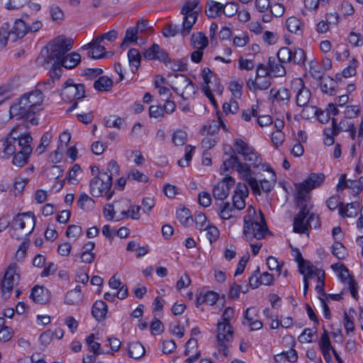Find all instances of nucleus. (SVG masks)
Listing matches in <instances>:
<instances>
[{
	"label": "nucleus",
	"instance_id": "nucleus-1",
	"mask_svg": "<svg viewBox=\"0 0 363 363\" xmlns=\"http://www.w3.org/2000/svg\"><path fill=\"white\" fill-rule=\"evenodd\" d=\"M32 141L33 138L29 134L18 135L13 130L6 138L0 140V157L9 159L14 155L13 164L21 167L28 162L33 151L30 145Z\"/></svg>",
	"mask_w": 363,
	"mask_h": 363
},
{
	"label": "nucleus",
	"instance_id": "nucleus-2",
	"mask_svg": "<svg viewBox=\"0 0 363 363\" xmlns=\"http://www.w3.org/2000/svg\"><path fill=\"white\" fill-rule=\"evenodd\" d=\"M50 85V82L39 83L35 90L24 94L11 107L9 110L11 117L18 118H28L30 114L38 111L42 105L44 95L43 91L47 88L45 85Z\"/></svg>",
	"mask_w": 363,
	"mask_h": 363
},
{
	"label": "nucleus",
	"instance_id": "nucleus-3",
	"mask_svg": "<svg viewBox=\"0 0 363 363\" xmlns=\"http://www.w3.org/2000/svg\"><path fill=\"white\" fill-rule=\"evenodd\" d=\"M73 42L71 40L57 38L49 45V60H53L54 65H61L67 69L75 67L81 60L79 53L72 52L66 55L72 49Z\"/></svg>",
	"mask_w": 363,
	"mask_h": 363
},
{
	"label": "nucleus",
	"instance_id": "nucleus-4",
	"mask_svg": "<svg viewBox=\"0 0 363 363\" xmlns=\"http://www.w3.org/2000/svg\"><path fill=\"white\" fill-rule=\"evenodd\" d=\"M199 1H187L182 8L181 13L183 15L182 26L178 25L167 24L163 30V35L166 38L174 37L180 33L183 37L188 35L196 23L199 12Z\"/></svg>",
	"mask_w": 363,
	"mask_h": 363
},
{
	"label": "nucleus",
	"instance_id": "nucleus-5",
	"mask_svg": "<svg viewBox=\"0 0 363 363\" xmlns=\"http://www.w3.org/2000/svg\"><path fill=\"white\" fill-rule=\"evenodd\" d=\"M230 149L232 155H230L229 158L223 161L220 168V173L224 174L230 169H235L240 177L248 183L252 191L256 194H260L259 183L257 180L252 176V170L250 167V165L241 162L238 157L235 154V150L231 148Z\"/></svg>",
	"mask_w": 363,
	"mask_h": 363
},
{
	"label": "nucleus",
	"instance_id": "nucleus-6",
	"mask_svg": "<svg viewBox=\"0 0 363 363\" xmlns=\"http://www.w3.org/2000/svg\"><path fill=\"white\" fill-rule=\"evenodd\" d=\"M259 220L255 218L256 211L252 206L247 208V215L244 218L243 233L246 239L252 240L253 238L261 240L268 232L264 215L259 211Z\"/></svg>",
	"mask_w": 363,
	"mask_h": 363
},
{
	"label": "nucleus",
	"instance_id": "nucleus-7",
	"mask_svg": "<svg viewBox=\"0 0 363 363\" xmlns=\"http://www.w3.org/2000/svg\"><path fill=\"white\" fill-rule=\"evenodd\" d=\"M35 225V217L31 212L18 213L12 222V233L11 235L17 240H21L30 235L34 230Z\"/></svg>",
	"mask_w": 363,
	"mask_h": 363
},
{
	"label": "nucleus",
	"instance_id": "nucleus-8",
	"mask_svg": "<svg viewBox=\"0 0 363 363\" xmlns=\"http://www.w3.org/2000/svg\"><path fill=\"white\" fill-rule=\"evenodd\" d=\"M26 35L25 21L22 19H16L12 27L8 22L4 23L0 28V50L7 45L9 41L16 42Z\"/></svg>",
	"mask_w": 363,
	"mask_h": 363
},
{
	"label": "nucleus",
	"instance_id": "nucleus-9",
	"mask_svg": "<svg viewBox=\"0 0 363 363\" xmlns=\"http://www.w3.org/2000/svg\"><path fill=\"white\" fill-rule=\"evenodd\" d=\"M167 77L171 79L172 89L184 99H189L196 93L197 87L186 75L172 73Z\"/></svg>",
	"mask_w": 363,
	"mask_h": 363
},
{
	"label": "nucleus",
	"instance_id": "nucleus-10",
	"mask_svg": "<svg viewBox=\"0 0 363 363\" xmlns=\"http://www.w3.org/2000/svg\"><path fill=\"white\" fill-rule=\"evenodd\" d=\"M90 194L94 197L106 196L107 199L110 200L114 191H111L112 182L110 180V176L104 174H99L94 177L89 184Z\"/></svg>",
	"mask_w": 363,
	"mask_h": 363
},
{
	"label": "nucleus",
	"instance_id": "nucleus-11",
	"mask_svg": "<svg viewBox=\"0 0 363 363\" xmlns=\"http://www.w3.org/2000/svg\"><path fill=\"white\" fill-rule=\"evenodd\" d=\"M217 347L225 357L230 354L229 347L233 339V330L230 323L218 322L217 324Z\"/></svg>",
	"mask_w": 363,
	"mask_h": 363
},
{
	"label": "nucleus",
	"instance_id": "nucleus-12",
	"mask_svg": "<svg viewBox=\"0 0 363 363\" xmlns=\"http://www.w3.org/2000/svg\"><path fill=\"white\" fill-rule=\"evenodd\" d=\"M324 179L325 175L322 173L311 174L306 180L296 185L297 191L296 199L306 200V201L310 202V191L319 186Z\"/></svg>",
	"mask_w": 363,
	"mask_h": 363
},
{
	"label": "nucleus",
	"instance_id": "nucleus-13",
	"mask_svg": "<svg viewBox=\"0 0 363 363\" xmlns=\"http://www.w3.org/2000/svg\"><path fill=\"white\" fill-rule=\"evenodd\" d=\"M296 201L299 211L294 219V231L299 234L307 233L308 235V225L306 218L309 215L311 206L310 202L306 201V200L296 199Z\"/></svg>",
	"mask_w": 363,
	"mask_h": 363
},
{
	"label": "nucleus",
	"instance_id": "nucleus-14",
	"mask_svg": "<svg viewBox=\"0 0 363 363\" xmlns=\"http://www.w3.org/2000/svg\"><path fill=\"white\" fill-rule=\"evenodd\" d=\"M20 279L18 267L16 264H11L4 273L1 283V297L6 300L10 297L13 286Z\"/></svg>",
	"mask_w": 363,
	"mask_h": 363
},
{
	"label": "nucleus",
	"instance_id": "nucleus-15",
	"mask_svg": "<svg viewBox=\"0 0 363 363\" xmlns=\"http://www.w3.org/2000/svg\"><path fill=\"white\" fill-rule=\"evenodd\" d=\"M237 153L241 155L243 159L250 163V167H257L262 164V158L253 147L240 138L235 140Z\"/></svg>",
	"mask_w": 363,
	"mask_h": 363
},
{
	"label": "nucleus",
	"instance_id": "nucleus-16",
	"mask_svg": "<svg viewBox=\"0 0 363 363\" xmlns=\"http://www.w3.org/2000/svg\"><path fill=\"white\" fill-rule=\"evenodd\" d=\"M61 96L67 101L82 99L85 97V86L82 84L74 83L72 79H68L64 83Z\"/></svg>",
	"mask_w": 363,
	"mask_h": 363
},
{
	"label": "nucleus",
	"instance_id": "nucleus-17",
	"mask_svg": "<svg viewBox=\"0 0 363 363\" xmlns=\"http://www.w3.org/2000/svg\"><path fill=\"white\" fill-rule=\"evenodd\" d=\"M332 268L339 273L340 279L348 286L352 296L357 300L358 298V284L350 275L348 269L342 264L332 265Z\"/></svg>",
	"mask_w": 363,
	"mask_h": 363
},
{
	"label": "nucleus",
	"instance_id": "nucleus-18",
	"mask_svg": "<svg viewBox=\"0 0 363 363\" xmlns=\"http://www.w3.org/2000/svg\"><path fill=\"white\" fill-rule=\"evenodd\" d=\"M249 195V190L247 185L239 182L233 196V206L237 211H241L246 206L245 199Z\"/></svg>",
	"mask_w": 363,
	"mask_h": 363
},
{
	"label": "nucleus",
	"instance_id": "nucleus-19",
	"mask_svg": "<svg viewBox=\"0 0 363 363\" xmlns=\"http://www.w3.org/2000/svg\"><path fill=\"white\" fill-rule=\"evenodd\" d=\"M235 184V179L231 177H225L218 182L213 189V196L217 200L225 199L230 191V188Z\"/></svg>",
	"mask_w": 363,
	"mask_h": 363
},
{
	"label": "nucleus",
	"instance_id": "nucleus-20",
	"mask_svg": "<svg viewBox=\"0 0 363 363\" xmlns=\"http://www.w3.org/2000/svg\"><path fill=\"white\" fill-rule=\"evenodd\" d=\"M168 55V52L157 43H153L150 48L145 49L143 52L145 60H158L162 62L167 58Z\"/></svg>",
	"mask_w": 363,
	"mask_h": 363
},
{
	"label": "nucleus",
	"instance_id": "nucleus-21",
	"mask_svg": "<svg viewBox=\"0 0 363 363\" xmlns=\"http://www.w3.org/2000/svg\"><path fill=\"white\" fill-rule=\"evenodd\" d=\"M271 85L269 74L264 72L263 74H256L255 79H249L247 82V86L250 90H266Z\"/></svg>",
	"mask_w": 363,
	"mask_h": 363
},
{
	"label": "nucleus",
	"instance_id": "nucleus-22",
	"mask_svg": "<svg viewBox=\"0 0 363 363\" xmlns=\"http://www.w3.org/2000/svg\"><path fill=\"white\" fill-rule=\"evenodd\" d=\"M353 127H354V125L350 118L344 117L337 124V120L333 118L332 127L329 128L328 130L331 134L338 135L342 131H349Z\"/></svg>",
	"mask_w": 363,
	"mask_h": 363
},
{
	"label": "nucleus",
	"instance_id": "nucleus-23",
	"mask_svg": "<svg viewBox=\"0 0 363 363\" xmlns=\"http://www.w3.org/2000/svg\"><path fill=\"white\" fill-rule=\"evenodd\" d=\"M300 274L303 276V279H306L309 281V279L317 277V279L320 277H324L325 272L321 269L315 268L313 264L310 262L305 266L300 267L298 269Z\"/></svg>",
	"mask_w": 363,
	"mask_h": 363
},
{
	"label": "nucleus",
	"instance_id": "nucleus-24",
	"mask_svg": "<svg viewBox=\"0 0 363 363\" xmlns=\"http://www.w3.org/2000/svg\"><path fill=\"white\" fill-rule=\"evenodd\" d=\"M298 84L301 87L296 94V104L301 107L305 106L309 102L311 97V91L304 86L301 79L298 81Z\"/></svg>",
	"mask_w": 363,
	"mask_h": 363
},
{
	"label": "nucleus",
	"instance_id": "nucleus-25",
	"mask_svg": "<svg viewBox=\"0 0 363 363\" xmlns=\"http://www.w3.org/2000/svg\"><path fill=\"white\" fill-rule=\"evenodd\" d=\"M163 63L167 68L172 69L174 72H184L188 69L187 59L183 58L178 60H172L171 58H169L168 55L167 58L165 59Z\"/></svg>",
	"mask_w": 363,
	"mask_h": 363
},
{
	"label": "nucleus",
	"instance_id": "nucleus-26",
	"mask_svg": "<svg viewBox=\"0 0 363 363\" xmlns=\"http://www.w3.org/2000/svg\"><path fill=\"white\" fill-rule=\"evenodd\" d=\"M30 297L36 303H45L49 298L48 290L42 286H35L31 290Z\"/></svg>",
	"mask_w": 363,
	"mask_h": 363
},
{
	"label": "nucleus",
	"instance_id": "nucleus-27",
	"mask_svg": "<svg viewBox=\"0 0 363 363\" xmlns=\"http://www.w3.org/2000/svg\"><path fill=\"white\" fill-rule=\"evenodd\" d=\"M83 300L81 286H77L74 289L69 291L65 295V303L67 305H78Z\"/></svg>",
	"mask_w": 363,
	"mask_h": 363
},
{
	"label": "nucleus",
	"instance_id": "nucleus-28",
	"mask_svg": "<svg viewBox=\"0 0 363 363\" xmlns=\"http://www.w3.org/2000/svg\"><path fill=\"white\" fill-rule=\"evenodd\" d=\"M222 8L223 4L213 0L208 1L206 6V14L208 18L219 17L223 13Z\"/></svg>",
	"mask_w": 363,
	"mask_h": 363
},
{
	"label": "nucleus",
	"instance_id": "nucleus-29",
	"mask_svg": "<svg viewBox=\"0 0 363 363\" xmlns=\"http://www.w3.org/2000/svg\"><path fill=\"white\" fill-rule=\"evenodd\" d=\"M359 206L360 205L357 201L347 203L345 207L342 203L339 208V213L342 217L354 218L357 216V210Z\"/></svg>",
	"mask_w": 363,
	"mask_h": 363
},
{
	"label": "nucleus",
	"instance_id": "nucleus-30",
	"mask_svg": "<svg viewBox=\"0 0 363 363\" xmlns=\"http://www.w3.org/2000/svg\"><path fill=\"white\" fill-rule=\"evenodd\" d=\"M238 211L229 202H225L220 205L218 214L221 219L229 220L238 217Z\"/></svg>",
	"mask_w": 363,
	"mask_h": 363
},
{
	"label": "nucleus",
	"instance_id": "nucleus-31",
	"mask_svg": "<svg viewBox=\"0 0 363 363\" xmlns=\"http://www.w3.org/2000/svg\"><path fill=\"white\" fill-rule=\"evenodd\" d=\"M114 207L116 213H120V216L116 218V221L128 217L130 208H131V206L128 200L121 199V201H118V202L116 203Z\"/></svg>",
	"mask_w": 363,
	"mask_h": 363
},
{
	"label": "nucleus",
	"instance_id": "nucleus-32",
	"mask_svg": "<svg viewBox=\"0 0 363 363\" xmlns=\"http://www.w3.org/2000/svg\"><path fill=\"white\" fill-rule=\"evenodd\" d=\"M91 313L93 316L98 321L104 320L107 313V305L106 302L103 301H96L92 306Z\"/></svg>",
	"mask_w": 363,
	"mask_h": 363
},
{
	"label": "nucleus",
	"instance_id": "nucleus-33",
	"mask_svg": "<svg viewBox=\"0 0 363 363\" xmlns=\"http://www.w3.org/2000/svg\"><path fill=\"white\" fill-rule=\"evenodd\" d=\"M270 96L278 102L287 103L290 99L291 95L289 89L281 87L278 90L272 89L270 90Z\"/></svg>",
	"mask_w": 363,
	"mask_h": 363
},
{
	"label": "nucleus",
	"instance_id": "nucleus-34",
	"mask_svg": "<svg viewBox=\"0 0 363 363\" xmlns=\"http://www.w3.org/2000/svg\"><path fill=\"white\" fill-rule=\"evenodd\" d=\"M191 45L196 49L204 50L208 45V38L202 33H194L191 38Z\"/></svg>",
	"mask_w": 363,
	"mask_h": 363
},
{
	"label": "nucleus",
	"instance_id": "nucleus-35",
	"mask_svg": "<svg viewBox=\"0 0 363 363\" xmlns=\"http://www.w3.org/2000/svg\"><path fill=\"white\" fill-rule=\"evenodd\" d=\"M143 345L139 342H133L128 346V354L130 358L139 359L145 354Z\"/></svg>",
	"mask_w": 363,
	"mask_h": 363
},
{
	"label": "nucleus",
	"instance_id": "nucleus-36",
	"mask_svg": "<svg viewBox=\"0 0 363 363\" xmlns=\"http://www.w3.org/2000/svg\"><path fill=\"white\" fill-rule=\"evenodd\" d=\"M141 54L140 51L136 48H130L128 52V58L129 65L130 67L135 68V69H132V72L134 73L139 66L140 65L141 62Z\"/></svg>",
	"mask_w": 363,
	"mask_h": 363
},
{
	"label": "nucleus",
	"instance_id": "nucleus-37",
	"mask_svg": "<svg viewBox=\"0 0 363 363\" xmlns=\"http://www.w3.org/2000/svg\"><path fill=\"white\" fill-rule=\"evenodd\" d=\"M286 26L288 30L291 33L298 35L302 33V23L300 19L294 16H290L287 18L286 21Z\"/></svg>",
	"mask_w": 363,
	"mask_h": 363
},
{
	"label": "nucleus",
	"instance_id": "nucleus-38",
	"mask_svg": "<svg viewBox=\"0 0 363 363\" xmlns=\"http://www.w3.org/2000/svg\"><path fill=\"white\" fill-rule=\"evenodd\" d=\"M336 86L337 82L330 77H325L320 84L321 91L330 96L335 94Z\"/></svg>",
	"mask_w": 363,
	"mask_h": 363
},
{
	"label": "nucleus",
	"instance_id": "nucleus-39",
	"mask_svg": "<svg viewBox=\"0 0 363 363\" xmlns=\"http://www.w3.org/2000/svg\"><path fill=\"white\" fill-rule=\"evenodd\" d=\"M269 73H272L275 77H282L286 74V69L281 63H277L274 57L268 60Z\"/></svg>",
	"mask_w": 363,
	"mask_h": 363
},
{
	"label": "nucleus",
	"instance_id": "nucleus-40",
	"mask_svg": "<svg viewBox=\"0 0 363 363\" xmlns=\"http://www.w3.org/2000/svg\"><path fill=\"white\" fill-rule=\"evenodd\" d=\"M358 65V61L352 58V60L350 62V64L347 67H346L342 72L341 74L337 73L335 75V78L337 80H341L342 77L347 78L352 76L355 75L356 74V68Z\"/></svg>",
	"mask_w": 363,
	"mask_h": 363
},
{
	"label": "nucleus",
	"instance_id": "nucleus-41",
	"mask_svg": "<svg viewBox=\"0 0 363 363\" xmlns=\"http://www.w3.org/2000/svg\"><path fill=\"white\" fill-rule=\"evenodd\" d=\"M113 86L112 80L106 76L100 77L94 83V87L99 91H108Z\"/></svg>",
	"mask_w": 363,
	"mask_h": 363
},
{
	"label": "nucleus",
	"instance_id": "nucleus-42",
	"mask_svg": "<svg viewBox=\"0 0 363 363\" xmlns=\"http://www.w3.org/2000/svg\"><path fill=\"white\" fill-rule=\"evenodd\" d=\"M177 218L184 225L188 226L193 221L190 211L186 208H182L177 211Z\"/></svg>",
	"mask_w": 363,
	"mask_h": 363
},
{
	"label": "nucleus",
	"instance_id": "nucleus-43",
	"mask_svg": "<svg viewBox=\"0 0 363 363\" xmlns=\"http://www.w3.org/2000/svg\"><path fill=\"white\" fill-rule=\"evenodd\" d=\"M138 28V27H130L126 30L125 35L121 47L126 46L128 43L137 42Z\"/></svg>",
	"mask_w": 363,
	"mask_h": 363
},
{
	"label": "nucleus",
	"instance_id": "nucleus-44",
	"mask_svg": "<svg viewBox=\"0 0 363 363\" xmlns=\"http://www.w3.org/2000/svg\"><path fill=\"white\" fill-rule=\"evenodd\" d=\"M332 249L333 255L339 259H344L348 255L346 247L341 242H335Z\"/></svg>",
	"mask_w": 363,
	"mask_h": 363
},
{
	"label": "nucleus",
	"instance_id": "nucleus-45",
	"mask_svg": "<svg viewBox=\"0 0 363 363\" xmlns=\"http://www.w3.org/2000/svg\"><path fill=\"white\" fill-rule=\"evenodd\" d=\"M292 50L287 47L281 48L277 52V57L280 63L291 62Z\"/></svg>",
	"mask_w": 363,
	"mask_h": 363
},
{
	"label": "nucleus",
	"instance_id": "nucleus-46",
	"mask_svg": "<svg viewBox=\"0 0 363 363\" xmlns=\"http://www.w3.org/2000/svg\"><path fill=\"white\" fill-rule=\"evenodd\" d=\"M306 60L305 52L301 48H295L292 50L291 62L295 65H303Z\"/></svg>",
	"mask_w": 363,
	"mask_h": 363
},
{
	"label": "nucleus",
	"instance_id": "nucleus-47",
	"mask_svg": "<svg viewBox=\"0 0 363 363\" xmlns=\"http://www.w3.org/2000/svg\"><path fill=\"white\" fill-rule=\"evenodd\" d=\"M120 167L118 164V163L114 161L111 160L108 162L106 168V172H100L99 174H104L107 176H110V180L113 182V177L114 175H118L119 174Z\"/></svg>",
	"mask_w": 363,
	"mask_h": 363
},
{
	"label": "nucleus",
	"instance_id": "nucleus-48",
	"mask_svg": "<svg viewBox=\"0 0 363 363\" xmlns=\"http://www.w3.org/2000/svg\"><path fill=\"white\" fill-rule=\"evenodd\" d=\"M220 125L223 128V129H225V125L223 123V122L220 120V118H218L217 121H213L208 127L207 135L218 137L217 134L219 131Z\"/></svg>",
	"mask_w": 363,
	"mask_h": 363
},
{
	"label": "nucleus",
	"instance_id": "nucleus-49",
	"mask_svg": "<svg viewBox=\"0 0 363 363\" xmlns=\"http://www.w3.org/2000/svg\"><path fill=\"white\" fill-rule=\"evenodd\" d=\"M187 140V134L182 130H176L172 135V142L177 146L184 145Z\"/></svg>",
	"mask_w": 363,
	"mask_h": 363
},
{
	"label": "nucleus",
	"instance_id": "nucleus-50",
	"mask_svg": "<svg viewBox=\"0 0 363 363\" xmlns=\"http://www.w3.org/2000/svg\"><path fill=\"white\" fill-rule=\"evenodd\" d=\"M89 57L93 59H100L106 57L105 47L101 45H93L91 50L88 52Z\"/></svg>",
	"mask_w": 363,
	"mask_h": 363
},
{
	"label": "nucleus",
	"instance_id": "nucleus-51",
	"mask_svg": "<svg viewBox=\"0 0 363 363\" xmlns=\"http://www.w3.org/2000/svg\"><path fill=\"white\" fill-rule=\"evenodd\" d=\"M258 108L257 104H254L251 108L242 110V118L245 121H250L252 117H257L258 116Z\"/></svg>",
	"mask_w": 363,
	"mask_h": 363
},
{
	"label": "nucleus",
	"instance_id": "nucleus-52",
	"mask_svg": "<svg viewBox=\"0 0 363 363\" xmlns=\"http://www.w3.org/2000/svg\"><path fill=\"white\" fill-rule=\"evenodd\" d=\"M238 10V4L230 1L226 3L225 5L223 4V13H224L228 17H232L233 16Z\"/></svg>",
	"mask_w": 363,
	"mask_h": 363
},
{
	"label": "nucleus",
	"instance_id": "nucleus-53",
	"mask_svg": "<svg viewBox=\"0 0 363 363\" xmlns=\"http://www.w3.org/2000/svg\"><path fill=\"white\" fill-rule=\"evenodd\" d=\"M95 336L93 333L90 334L86 339V342L94 354H100L102 352H100L101 345L100 343L94 341Z\"/></svg>",
	"mask_w": 363,
	"mask_h": 363
},
{
	"label": "nucleus",
	"instance_id": "nucleus-54",
	"mask_svg": "<svg viewBox=\"0 0 363 363\" xmlns=\"http://www.w3.org/2000/svg\"><path fill=\"white\" fill-rule=\"evenodd\" d=\"M105 125L108 128H120L122 124V118L116 116H109L104 118Z\"/></svg>",
	"mask_w": 363,
	"mask_h": 363
},
{
	"label": "nucleus",
	"instance_id": "nucleus-55",
	"mask_svg": "<svg viewBox=\"0 0 363 363\" xmlns=\"http://www.w3.org/2000/svg\"><path fill=\"white\" fill-rule=\"evenodd\" d=\"M82 229L81 226L77 225H68L66 230V236L68 238H72L76 240L82 234Z\"/></svg>",
	"mask_w": 363,
	"mask_h": 363
},
{
	"label": "nucleus",
	"instance_id": "nucleus-56",
	"mask_svg": "<svg viewBox=\"0 0 363 363\" xmlns=\"http://www.w3.org/2000/svg\"><path fill=\"white\" fill-rule=\"evenodd\" d=\"M315 335H316V329L306 328L299 335L298 340L301 342H311Z\"/></svg>",
	"mask_w": 363,
	"mask_h": 363
},
{
	"label": "nucleus",
	"instance_id": "nucleus-57",
	"mask_svg": "<svg viewBox=\"0 0 363 363\" xmlns=\"http://www.w3.org/2000/svg\"><path fill=\"white\" fill-rule=\"evenodd\" d=\"M319 347L321 350H333L328 333L326 330H323L319 341Z\"/></svg>",
	"mask_w": 363,
	"mask_h": 363
},
{
	"label": "nucleus",
	"instance_id": "nucleus-58",
	"mask_svg": "<svg viewBox=\"0 0 363 363\" xmlns=\"http://www.w3.org/2000/svg\"><path fill=\"white\" fill-rule=\"evenodd\" d=\"M310 73L313 79H321L324 75V72L317 62H311L310 65Z\"/></svg>",
	"mask_w": 363,
	"mask_h": 363
},
{
	"label": "nucleus",
	"instance_id": "nucleus-59",
	"mask_svg": "<svg viewBox=\"0 0 363 363\" xmlns=\"http://www.w3.org/2000/svg\"><path fill=\"white\" fill-rule=\"evenodd\" d=\"M348 41L354 47H360L363 45V37L360 33L352 31L348 35Z\"/></svg>",
	"mask_w": 363,
	"mask_h": 363
},
{
	"label": "nucleus",
	"instance_id": "nucleus-60",
	"mask_svg": "<svg viewBox=\"0 0 363 363\" xmlns=\"http://www.w3.org/2000/svg\"><path fill=\"white\" fill-rule=\"evenodd\" d=\"M50 13L51 18L54 21H62L64 19L65 15L63 11L59 6L56 5L50 6Z\"/></svg>",
	"mask_w": 363,
	"mask_h": 363
},
{
	"label": "nucleus",
	"instance_id": "nucleus-61",
	"mask_svg": "<svg viewBox=\"0 0 363 363\" xmlns=\"http://www.w3.org/2000/svg\"><path fill=\"white\" fill-rule=\"evenodd\" d=\"M128 179L143 183H145L148 181L147 176L141 173L136 169H133L128 174Z\"/></svg>",
	"mask_w": 363,
	"mask_h": 363
},
{
	"label": "nucleus",
	"instance_id": "nucleus-62",
	"mask_svg": "<svg viewBox=\"0 0 363 363\" xmlns=\"http://www.w3.org/2000/svg\"><path fill=\"white\" fill-rule=\"evenodd\" d=\"M259 275V268L257 267L249 277V285L252 289H257L262 283Z\"/></svg>",
	"mask_w": 363,
	"mask_h": 363
},
{
	"label": "nucleus",
	"instance_id": "nucleus-63",
	"mask_svg": "<svg viewBox=\"0 0 363 363\" xmlns=\"http://www.w3.org/2000/svg\"><path fill=\"white\" fill-rule=\"evenodd\" d=\"M272 177L269 180L262 179L260 181V186L262 189L265 192H269L275 184L276 175L274 172L272 171Z\"/></svg>",
	"mask_w": 363,
	"mask_h": 363
},
{
	"label": "nucleus",
	"instance_id": "nucleus-64",
	"mask_svg": "<svg viewBox=\"0 0 363 363\" xmlns=\"http://www.w3.org/2000/svg\"><path fill=\"white\" fill-rule=\"evenodd\" d=\"M194 147L191 146V145H186L185 147V155H184V160H179L178 161V165L180 166V167H186L188 165V163L191 160L192 158V152L194 151Z\"/></svg>",
	"mask_w": 363,
	"mask_h": 363
}]
</instances>
